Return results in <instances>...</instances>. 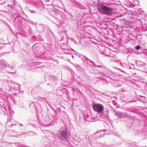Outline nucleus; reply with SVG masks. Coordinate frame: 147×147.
I'll use <instances>...</instances> for the list:
<instances>
[{
	"label": "nucleus",
	"mask_w": 147,
	"mask_h": 147,
	"mask_svg": "<svg viewBox=\"0 0 147 147\" xmlns=\"http://www.w3.org/2000/svg\"><path fill=\"white\" fill-rule=\"evenodd\" d=\"M8 96L6 94H4V92L3 91V90L1 88H0V99L6 100L8 99Z\"/></svg>",
	"instance_id": "4"
},
{
	"label": "nucleus",
	"mask_w": 147,
	"mask_h": 147,
	"mask_svg": "<svg viewBox=\"0 0 147 147\" xmlns=\"http://www.w3.org/2000/svg\"><path fill=\"white\" fill-rule=\"evenodd\" d=\"M1 109L5 115L7 114L9 112L10 113V107L9 104H4Z\"/></svg>",
	"instance_id": "2"
},
{
	"label": "nucleus",
	"mask_w": 147,
	"mask_h": 147,
	"mask_svg": "<svg viewBox=\"0 0 147 147\" xmlns=\"http://www.w3.org/2000/svg\"><path fill=\"white\" fill-rule=\"evenodd\" d=\"M140 47L139 45H138L135 47V48L137 50H139L140 49Z\"/></svg>",
	"instance_id": "12"
},
{
	"label": "nucleus",
	"mask_w": 147,
	"mask_h": 147,
	"mask_svg": "<svg viewBox=\"0 0 147 147\" xmlns=\"http://www.w3.org/2000/svg\"><path fill=\"white\" fill-rule=\"evenodd\" d=\"M11 132H13V134L11 135L12 136H15V137H18V135H17L16 134V133H15L14 132V131L13 130H11Z\"/></svg>",
	"instance_id": "10"
},
{
	"label": "nucleus",
	"mask_w": 147,
	"mask_h": 147,
	"mask_svg": "<svg viewBox=\"0 0 147 147\" xmlns=\"http://www.w3.org/2000/svg\"><path fill=\"white\" fill-rule=\"evenodd\" d=\"M63 51L66 54H70L73 50L71 48L67 47L66 48H62Z\"/></svg>",
	"instance_id": "6"
},
{
	"label": "nucleus",
	"mask_w": 147,
	"mask_h": 147,
	"mask_svg": "<svg viewBox=\"0 0 147 147\" xmlns=\"http://www.w3.org/2000/svg\"><path fill=\"white\" fill-rule=\"evenodd\" d=\"M94 111L99 113L103 111L104 107L103 106L100 104H95L92 107Z\"/></svg>",
	"instance_id": "3"
},
{
	"label": "nucleus",
	"mask_w": 147,
	"mask_h": 147,
	"mask_svg": "<svg viewBox=\"0 0 147 147\" xmlns=\"http://www.w3.org/2000/svg\"><path fill=\"white\" fill-rule=\"evenodd\" d=\"M8 86L6 88V90H5L7 93L13 90L18 91H19L20 90V85L17 83L9 82L8 83Z\"/></svg>",
	"instance_id": "1"
},
{
	"label": "nucleus",
	"mask_w": 147,
	"mask_h": 147,
	"mask_svg": "<svg viewBox=\"0 0 147 147\" xmlns=\"http://www.w3.org/2000/svg\"><path fill=\"white\" fill-rule=\"evenodd\" d=\"M78 5L79 6L80 8L81 9H86V7H84L83 5H82L79 3H78Z\"/></svg>",
	"instance_id": "9"
},
{
	"label": "nucleus",
	"mask_w": 147,
	"mask_h": 147,
	"mask_svg": "<svg viewBox=\"0 0 147 147\" xmlns=\"http://www.w3.org/2000/svg\"><path fill=\"white\" fill-rule=\"evenodd\" d=\"M10 69H14V71H11L9 72L11 73L12 74H14L16 72V69H14V67L13 66H12L10 68Z\"/></svg>",
	"instance_id": "11"
},
{
	"label": "nucleus",
	"mask_w": 147,
	"mask_h": 147,
	"mask_svg": "<svg viewBox=\"0 0 147 147\" xmlns=\"http://www.w3.org/2000/svg\"><path fill=\"white\" fill-rule=\"evenodd\" d=\"M71 57H72V58H74V56L73 55H71Z\"/></svg>",
	"instance_id": "15"
},
{
	"label": "nucleus",
	"mask_w": 147,
	"mask_h": 147,
	"mask_svg": "<svg viewBox=\"0 0 147 147\" xmlns=\"http://www.w3.org/2000/svg\"><path fill=\"white\" fill-rule=\"evenodd\" d=\"M100 8L103 10L106 11H112L111 8H108V7L105 6H101Z\"/></svg>",
	"instance_id": "7"
},
{
	"label": "nucleus",
	"mask_w": 147,
	"mask_h": 147,
	"mask_svg": "<svg viewBox=\"0 0 147 147\" xmlns=\"http://www.w3.org/2000/svg\"><path fill=\"white\" fill-rule=\"evenodd\" d=\"M61 136L60 138H62L61 137H63V138H65L67 136V133L66 131L65 130H64L63 131H62L61 133Z\"/></svg>",
	"instance_id": "8"
},
{
	"label": "nucleus",
	"mask_w": 147,
	"mask_h": 147,
	"mask_svg": "<svg viewBox=\"0 0 147 147\" xmlns=\"http://www.w3.org/2000/svg\"><path fill=\"white\" fill-rule=\"evenodd\" d=\"M87 118H88V119H87V120L88 121H92V119H90L89 120L88 119V117H87Z\"/></svg>",
	"instance_id": "14"
},
{
	"label": "nucleus",
	"mask_w": 147,
	"mask_h": 147,
	"mask_svg": "<svg viewBox=\"0 0 147 147\" xmlns=\"http://www.w3.org/2000/svg\"><path fill=\"white\" fill-rule=\"evenodd\" d=\"M21 135V134H18V135Z\"/></svg>",
	"instance_id": "17"
},
{
	"label": "nucleus",
	"mask_w": 147,
	"mask_h": 147,
	"mask_svg": "<svg viewBox=\"0 0 147 147\" xmlns=\"http://www.w3.org/2000/svg\"><path fill=\"white\" fill-rule=\"evenodd\" d=\"M30 11L32 13H35V11H34V10H30Z\"/></svg>",
	"instance_id": "13"
},
{
	"label": "nucleus",
	"mask_w": 147,
	"mask_h": 147,
	"mask_svg": "<svg viewBox=\"0 0 147 147\" xmlns=\"http://www.w3.org/2000/svg\"><path fill=\"white\" fill-rule=\"evenodd\" d=\"M77 67H80V66H79V65H77Z\"/></svg>",
	"instance_id": "16"
},
{
	"label": "nucleus",
	"mask_w": 147,
	"mask_h": 147,
	"mask_svg": "<svg viewBox=\"0 0 147 147\" xmlns=\"http://www.w3.org/2000/svg\"><path fill=\"white\" fill-rule=\"evenodd\" d=\"M9 67V65L7 64L6 61L3 59H1L0 61V67L2 69H5Z\"/></svg>",
	"instance_id": "5"
}]
</instances>
